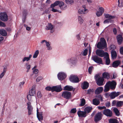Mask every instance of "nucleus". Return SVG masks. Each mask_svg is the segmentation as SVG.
I'll return each instance as SVG.
<instances>
[{"instance_id":"f257e3e1","label":"nucleus","mask_w":123,"mask_h":123,"mask_svg":"<svg viewBox=\"0 0 123 123\" xmlns=\"http://www.w3.org/2000/svg\"><path fill=\"white\" fill-rule=\"evenodd\" d=\"M116 83L114 81L112 82L109 81L106 84L105 86L104 91L105 92L108 91L109 89V87L111 89H114L116 87Z\"/></svg>"},{"instance_id":"f03ea898","label":"nucleus","mask_w":123,"mask_h":123,"mask_svg":"<svg viewBox=\"0 0 123 123\" xmlns=\"http://www.w3.org/2000/svg\"><path fill=\"white\" fill-rule=\"evenodd\" d=\"M107 43L105 40L104 38H100V42L98 43L97 44V48L99 49H102L107 47Z\"/></svg>"},{"instance_id":"7ed1b4c3","label":"nucleus","mask_w":123,"mask_h":123,"mask_svg":"<svg viewBox=\"0 0 123 123\" xmlns=\"http://www.w3.org/2000/svg\"><path fill=\"white\" fill-rule=\"evenodd\" d=\"M94 78L96 81L97 84L99 86H102L104 85V78L100 77L98 75H96L95 76Z\"/></svg>"},{"instance_id":"20e7f679","label":"nucleus","mask_w":123,"mask_h":123,"mask_svg":"<svg viewBox=\"0 0 123 123\" xmlns=\"http://www.w3.org/2000/svg\"><path fill=\"white\" fill-rule=\"evenodd\" d=\"M96 53L97 55L99 57H103L106 55H108V53L105 52L103 50L97 49L96 50Z\"/></svg>"},{"instance_id":"39448f33","label":"nucleus","mask_w":123,"mask_h":123,"mask_svg":"<svg viewBox=\"0 0 123 123\" xmlns=\"http://www.w3.org/2000/svg\"><path fill=\"white\" fill-rule=\"evenodd\" d=\"M62 96L64 98L68 99H70L72 97L71 93L67 91L63 92L62 93Z\"/></svg>"},{"instance_id":"423d86ee","label":"nucleus","mask_w":123,"mask_h":123,"mask_svg":"<svg viewBox=\"0 0 123 123\" xmlns=\"http://www.w3.org/2000/svg\"><path fill=\"white\" fill-rule=\"evenodd\" d=\"M69 79L73 83H78L80 81L78 77L76 75H71L70 76Z\"/></svg>"},{"instance_id":"0eeeda50","label":"nucleus","mask_w":123,"mask_h":123,"mask_svg":"<svg viewBox=\"0 0 123 123\" xmlns=\"http://www.w3.org/2000/svg\"><path fill=\"white\" fill-rule=\"evenodd\" d=\"M92 59L96 63L99 64H102V59L98 56L94 55L92 57Z\"/></svg>"},{"instance_id":"6e6552de","label":"nucleus","mask_w":123,"mask_h":123,"mask_svg":"<svg viewBox=\"0 0 123 123\" xmlns=\"http://www.w3.org/2000/svg\"><path fill=\"white\" fill-rule=\"evenodd\" d=\"M82 8L79 9L78 10V12L79 14H85L88 12L87 9H86L85 5L82 6Z\"/></svg>"},{"instance_id":"1a4fd4ad","label":"nucleus","mask_w":123,"mask_h":123,"mask_svg":"<svg viewBox=\"0 0 123 123\" xmlns=\"http://www.w3.org/2000/svg\"><path fill=\"white\" fill-rule=\"evenodd\" d=\"M103 114L107 117H111L112 115V111L108 109H104L103 111Z\"/></svg>"},{"instance_id":"9d476101","label":"nucleus","mask_w":123,"mask_h":123,"mask_svg":"<svg viewBox=\"0 0 123 123\" xmlns=\"http://www.w3.org/2000/svg\"><path fill=\"white\" fill-rule=\"evenodd\" d=\"M102 115L101 112H99L96 114L95 116L94 120L95 122H98L102 119Z\"/></svg>"},{"instance_id":"9b49d317","label":"nucleus","mask_w":123,"mask_h":123,"mask_svg":"<svg viewBox=\"0 0 123 123\" xmlns=\"http://www.w3.org/2000/svg\"><path fill=\"white\" fill-rule=\"evenodd\" d=\"M0 19L3 21H6L7 20V16L6 13H2L0 14Z\"/></svg>"},{"instance_id":"f8f14e48","label":"nucleus","mask_w":123,"mask_h":123,"mask_svg":"<svg viewBox=\"0 0 123 123\" xmlns=\"http://www.w3.org/2000/svg\"><path fill=\"white\" fill-rule=\"evenodd\" d=\"M57 76L59 79L61 80H62L65 78L66 75L65 73L62 72L59 73L58 74Z\"/></svg>"},{"instance_id":"ddd939ff","label":"nucleus","mask_w":123,"mask_h":123,"mask_svg":"<svg viewBox=\"0 0 123 123\" xmlns=\"http://www.w3.org/2000/svg\"><path fill=\"white\" fill-rule=\"evenodd\" d=\"M120 94L121 92H113L111 93L109 95V96L111 98L113 99L119 95Z\"/></svg>"},{"instance_id":"4468645a","label":"nucleus","mask_w":123,"mask_h":123,"mask_svg":"<svg viewBox=\"0 0 123 123\" xmlns=\"http://www.w3.org/2000/svg\"><path fill=\"white\" fill-rule=\"evenodd\" d=\"M53 92L55 91L56 92H59L62 90L61 85H58L53 86Z\"/></svg>"},{"instance_id":"2eb2a0df","label":"nucleus","mask_w":123,"mask_h":123,"mask_svg":"<svg viewBox=\"0 0 123 123\" xmlns=\"http://www.w3.org/2000/svg\"><path fill=\"white\" fill-rule=\"evenodd\" d=\"M42 112H39L38 110H37V116L39 121H41L43 119V116L42 115Z\"/></svg>"},{"instance_id":"dca6fc26","label":"nucleus","mask_w":123,"mask_h":123,"mask_svg":"<svg viewBox=\"0 0 123 123\" xmlns=\"http://www.w3.org/2000/svg\"><path fill=\"white\" fill-rule=\"evenodd\" d=\"M28 110V114L29 115L31 114L33 108L31 105L30 102H29L27 103Z\"/></svg>"},{"instance_id":"f3484780","label":"nucleus","mask_w":123,"mask_h":123,"mask_svg":"<svg viewBox=\"0 0 123 123\" xmlns=\"http://www.w3.org/2000/svg\"><path fill=\"white\" fill-rule=\"evenodd\" d=\"M77 114L79 117H85L86 116V112L85 111H79L77 112Z\"/></svg>"},{"instance_id":"a211bd4d","label":"nucleus","mask_w":123,"mask_h":123,"mask_svg":"<svg viewBox=\"0 0 123 123\" xmlns=\"http://www.w3.org/2000/svg\"><path fill=\"white\" fill-rule=\"evenodd\" d=\"M117 39L118 44H121L123 41V38L122 36L121 35H118L117 37Z\"/></svg>"},{"instance_id":"6ab92c4d","label":"nucleus","mask_w":123,"mask_h":123,"mask_svg":"<svg viewBox=\"0 0 123 123\" xmlns=\"http://www.w3.org/2000/svg\"><path fill=\"white\" fill-rule=\"evenodd\" d=\"M64 90H68V91H71L72 90L74 91L75 89H74L73 87L71 86H66L64 87L63 89Z\"/></svg>"},{"instance_id":"aec40b11","label":"nucleus","mask_w":123,"mask_h":123,"mask_svg":"<svg viewBox=\"0 0 123 123\" xmlns=\"http://www.w3.org/2000/svg\"><path fill=\"white\" fill-rule=\"evenodd\" d=\"M35 87L34 86H33L31 90L29 91V94L31 96H34L35 94Z\"/></svg>"},{"instance_id":"412c9836","label":"nucleus","mask_w":123,"mask_h":123,"mask_svg":"<svg viewBox=\"0 0 123 123\" xmlns=\"http://www.w3.org/2000/svg\"><path fill=\"white\" fill-rule=\"evenodd\" d=\"M103 88L102 87L97 88L95 90V93L96 94H98L101 93L103 91Z\"/></svg>"},{"instance_id":"4be33fe9","label":"nucleus","mask_w":123,"mask_h":123,"mask_svg":"<svg viewBox=\"0 0 123 123\" xmlns=\"http://www.w3.org/2000/svg\"><path fill=\"white\" fill-rule=\"evenodd\" d=\"M109 123H119L118 121L115 118H111L108 119Z\"/></svg>"},{"instance_id":"5701e85b","label":"nucleus","mask_w":123,"mask_h":123,"mask_svg":"<svg viewBox=\"0 0 123 123\" xmlns=\"http://www.w3.org/2000/svg\"><path fill=\"white\" fill-rule=\"evenodd\" d=\"M92 109V107H86L84 109V111L86 112V113H88L90 112Z\"/></svg>"},{"instance_id":"b1692460","label":"nucleus","mask_w":123,"mask_h":123,"mask_svg":"<svg viewBox=\"0 0 123 123\" xmlns=\"http://www.w3.org/2000/svg\"><path fill=\"white\" fill-rule=\"evenodd\" d=\"M58 5L59 7L61 8V9L62 10H64L67 7V6H65L64 8H63L62 7L63 6L64 4V3L62 1H59Z\"/></svg>"},{"instance_id":"393cba45","label":"nucleus","mask_w":123,"mask_h":123,"mask_svg":"<svg viewBox=\"0 0 123 123\" xmlns=\"http://www.w3.org/2000/svg\"><path fill=\"white\" fill-rule=\"evenodd\" d=\"M120 63V62L119 61H116L113 62L112 66L116 68L118 66Z\"/></svg>"},{"instance_id":"a878e982","label":"nucleus","mask_w":123,"mask_h":123,"mask_svg":"<svg viewBox=\"0 0 123 123\" xmlns=\"http://www.w3.org/2000/svg\"><path fill=\"white\" fill-rule=\"evenodd\" d=\"M103 76L104 78L107 79H109L110 78V75L109 73L107 72H104L103 74Z\"/></svg>"},{"instance_id":"bb28decb","label":"nucleus","mask_w":123,"mask_h":123,"mask_svg":"<svg viewBox=\"0 0 123 123\" xmlns=\"http://www.w3.org/2000/svg\"><path fill=\"white\" fill-rule=\"evenodd\" d=\"M105 17L108 19L111 20V19H113L115 17L114 16H112L108 14H104Z\"/></svg>"},{"instance_id":"cd10ccee","label":"nucleus","mask_w":123,"mask_h":123,"mask_svg":"<svg viewBox=\"0 0 123 123\" xmlns=\"http://www.w3.org/2000/svg\"><path fill=\"white\" fill-rule=\"evenodd\" d=\"M89 86V83L86 82H84L82 85V88L84 89L87 88Z\"/></svg>"},{"instance_id":"c85d7f7f","label":"nucleus","mask_w":123,"mask_h":123,"mask_svg":"<svg viewBox=\"0 0 123 123\" xmlns=\"http://www.w3.org/2000/svg\"><path fill=\"white\" fill-rule=\"evenodd\" d=\"M93 104L96 106L98 105L100 103L99 101L95 98L93 99L92 100Z\"/></svg>"},{"instance_id":"c756f323","label":"nucleus","mask_w":123,"mask_h":123,"mask_svg":"<svg viewBox=\"0 0 123 123\" xmlns=\"http://www.w3.org/2000/svg\"><path fill=\"white\" fill-rule=\"evenodd\" d=\"M53 28V26L51 23H48L45 29L47 30H52Z\"/></svg>"},{"instance_id":"7c9ffc66","label":"nucleus","mask_w":123,"mask_h":123,"mask_svg":"<svg viewBox=\"0 0 123 123\" xmlns=\"http://www.w3.org/2000/svg\"><path fill=\"white\" fill-rule=\"evenodd\" d=\"M32 55H30L29 57H25L22 60V62H24L25 61H28L30 60L31 57Z\"/></svg>"},{"instance_id":"2f4dec72","label":"nucleus","mask_w":123,"mask_h":123,"mask_svg":"<svg viewBox=\"0 0 123 123\" xmlns=\"http://www.w3.org/2000/svg\"><path fill=\"white\" fill-rule=\"evenodd\" d=\"M0 34L3 36H6L7 35V33L5 30H0Z\"/></svg>"},{"instance_id":"473e14b6","label":"nucleus","mask_w":123,"mask_h":123,"mask_svg":"<svg viewBox=\"0 0 123 123\" xmlns=\"http://www.w3.org/2000/svg\"><path fill=\"white\" fill-rule=\"evenodd\" d=\"M105 57L106 58L105 62L106 64L109 65L110 63V60L109 57V54L108 55H106Z\"/></svg>"},{"instance_id":"72a5a7b5","label":"nucleus","mask_w":123,"mask_h":123,"mask_svg":"<svg viewBox=\"0 0 123 123\" xmlns=\"http://www.w3.org/2000/svg\"><path fill=\"white\" fill-rule=\"evenodd\" d=\"M111 55L113 59L115 58L117 56L116 52L115 51H112L111 52Z\"/></svg>"},{"instance_id":"f704fd0d","label":"nucleus","mask_w":123,"mask_h":123,"mask_svg":"<svg viewBox=\"0 0 123 123\" xmlns=\"http://www.w3.org/2000/svg\"><path fill=\"white\" fill-rule=\"evenodd\" d=\"M80 104L79 105V106H82L84 105L86 103V101L85 99L82 98L80 99Z\"/></svg>"},{"instance_id":"c9c22d12","label":"nucleus","mask_w":123,"mask_h":123,"mask_svg":"<svg viewBox=\"0 0 123 123\" xmlns=\"http://www.w3.org/2000/svg\"><path fill=\"white\" fill-rule=\"evenodd\" d=\"M59 1L57 0L55 1L54 3L51 4L50 6V7H54L58 5Z\"/></svg>"},{"instance_id":"e433bc0d","label":"nucleus","mask_w":123,"mask_h":123,"mask_svg":"<svg viewBox=\"0 0 123 123\" xmlns=\"http://www.w3.org/2000/svg\"><path fill=\"white\" fill-rule=\"evenodd\" d=\"M113 111L116 115L118 116L120 115V114L119 113V112L117 108H114L113 109Z\"/></svg>"},{"instance_id":"4c0bfd02","label":"nucleus","mask_w":123,"mask_h":123,"mask_svg":"<svg viewBox=\"0 0 123 123\" xmlns=\"http://www.w3.org/2000/svg\"><path fill=\"white\" fill-rule=\"evenodd\" d=\"M123 102L119 101L117 102L116 104V106L117 107H120L123 105Z\"/></svg>"},{"instance_id":"58836bf2","label":"nucleus","mask_w":123,"mask_h":123,"mask_svg":"<svg viewBox=\"0 0 123 123\" xmlns=\"http://www.w3.org/2000/svg\"><path fill=\"white\" fill-rule=\"evenodd\" d=\"M39 53V50H36L33 56V58H36L38 55Z\"/></svg>"},{"instance_id":"ea45409f","label":"nucleus","mask_w":123,"mask_h":123,"mask_svg":"<svg viewBox=\"0 0 123 123\" xmlns=\"http://www.w3.org/2000/svg\"><path fill=\"white\" fill-rule=\"evenodd\" d=\"M25 66L26 67V68L27 69L26 71V72H28L29 70L31 68V65H30L28 63H26L25 64Z\"/></svg>"},{"instance_id":"a19ab883","label":"nucleus","mask_w":123,"mask_h":123,"mask_svg":"<svg viewBox=\"0 0 123 123\" xmlns=\"http://www.w3.org/2000/svg\"><path fill=\"white\" fill-rule=\"evenodd\" d=\"M95 98L98 100L99 101L101 100V101H102L103 100L102 96L100 95H98L96 96Z\"/></svg>"},{"instance_id":"79ce46f5","label":"nucleus","mask_w":123,"mask_h":123,"mask_svg":"<svg viewBox=\"0 0 123 123\" xmlns=\"http://www.w3.org/2000/svg\"><path fill=\"white\" fill-rule=\"evenodd\" d=\"M45 89L47 91H51L52 92H53V86L52 87H51L49 86L46 87L45 88Z\"/></svg>"},{"instance_id":"37998d69","label":"nucleus","mask_w":123,"mask_h":123,"mask_svg":"<svg viewBox=\"0 0 123 123\" xmlns=\"http://www.w3.org/2000/svg\"><path fill=\"white\" fill-rule=\"evenodd\" d=\"M115 46L113 44H111L109 48L112 51H114L113 50L115 49Z\"/></svg>"},{"instance_id":"c03bdc74","label":"nucleus","mask_w":123,"mask_h":123,"mask_svg":"<svg viewBox=\"0 0 123 123\" xmlns=\"http://www.w3.org/2000/svg\"><path fill=\"white\" fill-rule=\"evenodd\" d=\"M66 3L68 4H71L74 2L73 0H65Z\"/></svg>"},{"instance_id":"a18cd8bd","label":"nucleus","mask_w":123,"mask_h":123,"mask_svg":"<svg viewBox=\"0 0 123 123\" xmlns=\"http://www.w3.org/2000/svg\"><path fill=\"white\" fill-rule=\"evenodd\" d=\"M78 20L80 24H82L83 22V20L81 18V17L80 16H79L78 18Z\"/></svg>"},{"instance_id":"49530a36","label":"nucleus","mask_w":123,"mask_h":123,"mask_svg":"<svg viewBox=\"0 0 123 123\" xmlns=\"http://www.w3.org/2000/svg\"><path fill=\"white\" fill-rule=\"evenodd\" d=\"M76 112V108L72 109L70 111V113H75Z\"/></svg>"},{"instance_id":"de8ad7c7","label":"nucleus","mask_w":123,"mask_h":123,"mask_svg":"<svg viewBox=\"0 0 123 123\" xmlns=\"http://www.w3.org/2000/svg\"><path fill=\"white\" fill-rule=\"evenodd\" d=\"M25 83V82L24 81H22L21 82H20L19 84V86L20 87L22 88L24 84Z\"/></svg>"},{"instance_id":"09e8293b","label":"nucleus","mask_w":123,"mask_h":123,"mask_svg":"<svg viewBox=\"0 0 123 123\" xmlns=\"http://www.w3.org/2000/svg\"><path fill=\"white\" fill-rule=\"evenodd\" d=\"M99 12H100L102 14H103L104 11V9L102 7H100L99 9Z\"/></svg>"},{"instance_id":"8fccbe9b","label":"nucleus","mask_w":123,"mask_h":123,"mask_svg":"<svg viewBox=\"0 0 123 123\" xmlns=\"http://www.w3.org/2000/svg\"><path fill=\"white\" fill-rule=\"evenodd\" d=\"M87 49H85L83 51V54H82V55L84 56H86L87 54Z\"/></svg>"},{"instance_id":"3c124183","label":"nucleus","mask_w":123,"mask_h":123,"mask_svg":"<svg viewBox=\"0 0 123 123\" xmlns=\"http://www.w3.org/2000/svg\"><path fill=\"white\" fill-rule=\"evenodd\" d=\"M32 96L29 94L27 95V99L29 101H30L31 100Z\"/></svg>"},{"instance_id":"603ef678","label":"nucleus","mask_w":123,"mask_h":123,"mask_svg":"<svg viewBox=\"0 0 123 123\" xmlns=\"http://www.w3.org/2000/svg\"><path fill=\"white\" fill-rule=\"evenodd\" d=\"M93 67L92 66H91L88 68V71L89 73L91 74L92 72V70L93 69Z\"/></svg>"},{"instance_id":"864d4df0","label":"nucleus","mask_w":123,"mask_h":123,"mask_svg":"<svg viewBox=\"0 0 123 123\" xmlns=\"http://www.w3.org/2000/svg\"><path fill=\"white\" fill-rule=\"evenodd\" d=\"M98 108L99 110H101L102 109H106V107L105 106L97 107Z\"/></svg>"},{"instance_id":"5fc2aeb1","label":"nucleus","mask_w":123,"mask_h":123,"mask_svg":"<svg viewBox=\"0 0 123 123\" xmlns=\"http://www.w3.org/2000/svg\"><path fill=\"white\" fill-rule=\"evenodd\" d=\"M42 79V78L41 76L38 77L36 79V81L37 82H39Z\"/></svg>"},{"instance_id":"6e6d98bb","label":"nucleus","mask_w":123,"mask_h":123,"mask_svg":"<svg viewBox=\"0 0 123 123\" xmlns=\"http://www.w3.org/2000/svg\"><path fill=\"white\" fill-rule=\"evenodd\" d=\"M112 21L109 19H107L105 20L104 22V23H108L109 22H111Z\"/></svg>"},{"instance_id":"4d7b16f0","label":"nucleus","mask_w":123,"mask_h":123,"mask_svg":"<svg viewBox=\"0 0 123 123\" xmlns=\"http://www.w3.org/2000/svg\"><path fill=\"white\" fill-rule=\"evenodd\" d=\"M0 26L3 27H5L6 26V25L3 22H1L0 20Z\"/></svg>"},{"instance_id":"13d9d810","label":"nucleus","mask_w":123,"mask_h":123,"mask_svg":"<svg viewBox=\"0 0 123 123\" xmlns=\"http://www.w3.org/2000/svg\"><path fill=\"white\" fill-rule=\"evenodd\" d=\"M33 73L35 74H37L38 72V70L37 69H35L33 71Z\"/></svg>"},{"instance_id":"bf43d9fd","label":"nucleus","mask_w":123,"mask_h":123,"mask_svg":"<svg viewBox=\"0 0 123 123\" xmlns=\"http://www.w3.org/2000/svg\"><path fill=\"white\" fill-rule=\"evenodd\" d=\"M102 14L101 13L99 12H97L96 13V15L98 17L102 15Z\"/></svg>"},{"instance_id":"052dcab7","label":"nucleus","mask_w":123,"mask_h":123,"mask_svg":"<svg viewBox=\"0 0 123 123\" xmlns=\"http://www.w3.org/2000/svg\"><path fill=\"white\" fill-rule=\"evenodd\" d=\"M54 7H51V8H52V9L51 10V11H52L53 12H59L58 10L55 9L54 8Z\"/></svg>"},{"instance_id":"680f3d73","label":"nucleus","mask_w":123,"mask_h":123,"mask_svg":"<svg viewBox=\"0 0 123 123\" xmlns=\"http://www.w3.org/2000/svg\"><path fill=\"white\" fill-rule=\"evenodd\" d=\"M110 106V102H108L106 103V106L107 107H109Z\"/></svg>"},{"instance_id":"e2e57ef3","label":"nucleus","mask_w":123,"mask_h":123,"mask_svg":"<svg viewBox=\"0 0 123 123\" xmlns=\"http://www.w3.org/2000/svg\"><path fill=\"white\" fill-rule=\"evenodd\" d=\"M5 73L3 72L1 74H0V78H1L3 77V76L5 74Z\"/></svg>"},{"instance_id":"0e129e2a","label":"nucleus","mask_w":123,"mask_h":123,"mask_svg":"<svg viewBox=\"0 0 123 123\" xmlns=\"http://www.w3.org/2000/svg\"><path fill=\"white\" fill-rule=\"evenodd\" d=\"M113 32L114 34H117V30L116 28H114L113 29Z\"/></svg>"},{"instance_id":"69168bd1","label":"nucleus","mask_w":123,"mask_h":123,"mask_svg":"<svg viewBox=\"0 0 123 123\" xmlns=\"http://www.w3.org/2000/svg\"><path fill=\"white\" fill-rule=\"evenodd\" d=\"M120 52L121 54L123 55V47L120 48Z\"/></svg>"},{"instance_id":"338daca9","label":"nucleus","mask_w":123,"mask_h":123,"mask_svg":"<svg viewBox=\"0 0 123 123\" xmlns=\"http://www.w3.org/2000/svg\"><path fill=\"white\" fill-rule=\"evenodd\" d=\"M37 94L38 97L40 98L41 97V94L40 92H38Z\"/></svg>"},{"instance_id":"774afa93","label":"nucleus","mask_w":123,"mask_h":123,"mask_svg":"<svg viewBox=\"0 0 123 123\" xmlns=\"http://www.w3.org/2000/svg\"><path fill=\"white\" fill-rule=\"evenodd\" d=\"M121 5H119V7H122L123 6V0H121Z\"/></svg>"}]
</instances>
